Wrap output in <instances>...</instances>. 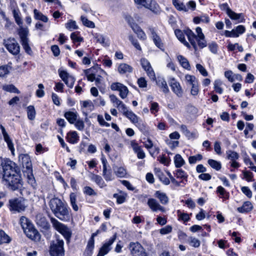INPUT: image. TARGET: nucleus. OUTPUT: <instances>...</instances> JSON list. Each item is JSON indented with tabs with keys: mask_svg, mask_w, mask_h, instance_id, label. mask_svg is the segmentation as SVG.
<instances>
[{
	"mask_svg": "<svg viewBox=\"0 0 256 256\" xmlns=\"http://www.w3.org/2000/svg\"><path fill=\"white\" fill-rule=\"evenodd\" d=\"M0 166L3 170L2 178L18 172L16 164L8 158L0 157Z\"/></svg>",
	"mask_w": 256,
	"mask_h": 256,
	"instance_id": "4",
	"label": "nucleus"
},
{
	"mask_svg": "<svg viewBox=\"0 0 256 256\" xmlns=\"http://www.w3.org/2000/svg\"><path fill=\"white\" fill-rule=\"evenodd\" d=\"M158 86L162 90V91L164 94H168L169 92L168 87V86L164 78H158L156 81Z\"/></svg>",
	"mask_w": 256,
	"mask_h": 256,
	"instance_id": "23",
	"label": "nucleus"
},
{
	"mask_svg": "<svg viewBox=\"0 0 256 256\" xmlns=\"http://www.w3.org/2000/svg\"><path fill=\"white\" fill-rule=\"evenodd\" d=\"M119 92L120 96L122 98L124 99L127 96L128 92V90L126 86L123 85L121 88L120 89V90H119Z\"/></svg>",
	"mask_w": 256,
	"mask_h": 256,
	"instance_id": "56",
	"label": "nucleus"
},
{
	"mask_svg": "<svg viewBox=\"0 0 256 256\" xmlns=\"http://www.w3.org/2000/svg\"><path fill=\"white\" fill-rule=\"evenodd\" d=\"M113 196L116 199V202L118 204H122L126 200V196L122 195H119L118 194H114Z\"/></svg>",
	"mask_w": 256,
	"mask_h": 256,
	"instance_id": "61",
	"label": "nucleus"
},
{
	"mask_svg": "<svg viewBox=\"0 0 256 256\" xmlns=\"http://www.w3.org/2000/svg\"><path fill=\"white\" fill-rule=\"evenodd\" d=\"M226 158L230 160L231 161L236 160L239 158L238 154L232 150H228L226 152Z\"/></svg>",
	"mask_w": 256,
	"mask_h": 256,
	"instance_id": "41",
	"label": "nucleus"
},
{
	"mask_svg": "<svg viewBox=\"0 0 256 256\" xmlns=\"http://www.w3.org/2000/svg\"><path fill=\"white\" fill-rule=\"evenodd\" d=\"M177 58L179 61L181 66L187 70L190 69V64L186 58L182 55H179L177 56Z\"/></svg>",
	"mask_w": 256,
	"mask_h": 256,
	"instance_id": "39",
	"label": "nucleus"
},
{
	"mask_svg": "<svg viewBox=\"0 0 256 256\" xmlns=\"http://www.w3.org/2000/svg\"><path fill=\"white\" fill-rule=\"evenodd\" d=\"M34 18L36 20H41L44 22H48V19L46 16L40 12L36 9L34 10Z\"/></svg>",
	"mask_w": 256,
	"mask_h": 256,
	"instance_id": "34",
	"label": "nucleus"
},
{
	"mask_svg": "<svg viewBox=\"0 0 256 256\" xmlns=\"http://www.w3.org/2000/svg\"><path fill=\"white\" fill-rule=\"evenodd\" d=\"M188 242L190 246L194 248H198L200 244L199 240L194 237H190L189 238Z\"/></svg>",
	"mask_w": 256,
	"mask_h": 256,
	"instance_id": "53",
	"label": "nucleus"
},
{
	"mask_svg": "<svg viewBox=\"0 0 256 256\" xmlns=\"http://www.w3.org/2000/svg\"><path fill=\"white\" fill-rule=\"evenodd\" d=\"M156 174L160 180L164 184L168 185L170 183L168 178H166L160 169H156Z\"/></svg>",
	"mask_w": 256,
	"mask_h": 256,
	"instance_id": "30",
	"label": "nucleus"
},
{
	"mask_svg": "<svg viewBox=\"0 0 256 256\" xmlns=\"http://www.w3.org/2000/svg\"><path fill=\"white\" fill-rule=\"evenodd\" d=\"M226 14L232 20H238V22H242L244 20L242 14H236L232 10H228V12Z\"/></svg>",
	"mask_w": 256,
	"mask_h": 256,
	"instance_id": "27",
	"label": "nucleus"
},
{
	"mask_svg": "<svg viewBox=\"0 0 256 256\" xmlns=\"http://www.w3.org/2000/svg\"><path fill=\"white\" fill-rule=\"evenodd\" d=\"M2 178L4 184L12 190L20 189L22 187V181L18 172Z\"/></svg>",
	"mask_w": 256,
	"mask_h": 256,
	"instance_id": "3",
	"label": "nucleus"
},
{
	"mask_svg": "<svg viewBox=\"0 0 256 256\" xmlns=\"http://www.w3.org/2000/svg\"><path fill=\"white\" fill-rule=\"evenodd\" d=\"M134 2L140 6L150 9L152 6V0H134Z\"/></svg>",
	"mask_w": 256,
	"mask_h": 256,
	"instance_id": "35",
	"label": "nucleus"
},
{
	"mask_svg": "<svg viewBox=\"0 0 256 256\" xmlns=\"http://www.w3.org/2000/svg\"><path fill=\"white\" fill-rule=\"evenodd\" d=\"M208 163L211 168L216 170H219L222 168L221 163L220 162L216 161V160L209 159L208 160Z\"/></svg>",
	"mask_w": 256,
	"mask_h": 256,
	"instance_id": "40",
	"label": "nucleus"
},
{
	"mask_svg": "<svg viewBox=\"0 0 256 256\" xmlns=\"http://www.w3.org/2000/svg\"><path fill=\"white\" fill-rule=\"evenodd\" d=\"M19 161L22 163L24 172L31 173L32 170V164L30 156L27 154H21L19 156Z\"/></svg>",
	"mask_w": 256,
	"mask_h": 256,
	"instance_id": "11",
	"label": "nucleus"
},
{
	"mask_svg": "<svg viewBox=\"0 0 256 256\" xmlns=\"http://www.w3.org/2000/svg\"><path fill=\"white\" fill-rule=\"evenodd\" d=\"M197 41L198 42V46L200 48H205L207 46L206 42L205 40V36H204L203 38H196V41Z\"/></svg>",
	"mask_w": 256,
	"mask_h": 256,
	"instance_id": "55",
	"label": "nucleus"
},
{
	"mask_svg": "<svg viewBox=\"0 0 256 256\" xmlns=\"http://www.w3.org/2000/svg\"><path fill=\"white\" fill-rule=\"evenodd\" d=\"M20 28L18 30V35L21 40V42H26L29 40L28 38V28H23L22 26H20Z\"/></svg>",
	"mask_w": 256,
	"mask_h": 256,
	"instance_id": "25",
	"label": "nucleus"
},
{
	"mask_svg": "<svg viewBox=\"0 0 256 256\" xmlns=\"http://www.w3.org/2000/svg\"><path fill=\"white\" fill-rule=\"evenodd\" d=\"M196 68L203 76H206L208 75L206 70L200 64H197L196 65Z\"/></svg>",
	"mask_w": 256,
	"mask_h": 256,
	"instance_id": "63",
	"label": "nucleus"
},
{
	"mask_svg": "<svg viewBox=\"0 0 256 256\" xmlns=\"http://www.w3.org/2000/svg\"><path fill=\"white\" fill-rule=\"evenodd\" d=\"M177 214L180 220H181L184 222H188L190 220V217L188 214L182 213L180 210L177 211Z\"/></svg>",
	"mask_w": 256,
	"mask_h": 256,
	"instance_id": "57",
	"label": "nucleus"
},
{
	"mask_svg": "<svg viewBox=\"0 0 256 256\" xmlns=\"http://www.w3.org/2000/svg\"><path fill=\"white\" fill-rule=\"evenodd\" d=\"M110 101L115 104L116 107L122 112L126 108L123 102L120 100L114 94H111L110 96Z\"/></svg>",
	"mask_w": 256,
	"mask_h": 256,
	"instance_id": "18",
	"label": "nucleus"
},
{
	"mask_svg": "<svg viewBox=\"0 0 256 256\" xmlns=\"http://www.w3.org/2000/svg\"><path fill=\"white\" fill-rule=\"evenodd\" d=\"M129 249L133 256H148L144 248L138 242H131L129 244Z\"/></svg>",
	"mask_w": 256,
	"mask_h": 256,
	"instance_id": "9",
	"label": "nucleus"
},
{
	"mask_svg": "<svg viewBox=\"0 0 256 256\" xmlns=\"http://www.w3.org/2000/svg\"><path fill=\"white\" fill-rule=\"evenodd\" d=\"M177 38L185 46L188 48H190V44L186 42L184 38V31L182 32L180 30H176L174 32Z\"/></svg>",
	"mask_w": 256,
	"mask_h": 256,
	"instance_id": "22",
	"label": "nucleus"
},
{
	"mask_svg": "<svg viewBox=\"0 0 256 256\" xmlns=\"http://www.w3.org/2000/svg\"><path fill=\"white\" fill-rule=\"evenodd\" d=\"M118 71L120 74L130 73L132 71V68L126 64H121L118 68Z\"/></svg>",
	"mask_w": 256,
	"mask_h": 256,
	"instance_id": "28",
	"label": "nucleus"
},
{
	"mask_svg": "<svg viewBox=\"0 0 256 256\" xmlns=\"http://www.w3.org/2000/svg\"><path fill=\"white\" fill-rule=\"evenodd\" d=\"M175 166L180 168L185 164V161L180 154H176L174 157Z\"/></svg>",
	"mask_w": 256,
	"mask_h": 256,
	"instance_id": "36",
	"label": "nucleus"
},
{
	"mask_svg": "<svg viewBox=\"0 0 256 256\" xmlns=\"http://www.w3.org/2000/svg\"><path fill=\"white\" fill-rule=\"evenodd\" d=\"M12 14L16 23L20 26H22V20L20 16L19 10L14 9L12 10Z\"/></svg>",
	"mask_w": 256,
	"mask_h": 256,
	"instance_id": "46",
	"label": "nucleus"
},
{
	"mask_svg": "<svg viewBox=\"0 0 256 256\" xmlns=\"http://www.w3.org/2000/svg\"><path fill=\"white\" fill-rule=\"evenodd\" d=\"M10 68L6 65L0 66V76L4 77L10 72Z\"/></svg>",
	"mask_w": 256,
	"mask_h": 256,
	"instance_id": "50",
	"label": "nucleus"
},
{
	"mask_svg": "<svg viewBox=\"0 0 256 256\" xmlns=\"http://www.w3.org/2000/svg\"><path fill=\"white\" fill-rule=\"evenodd\" d=\"M196 31L197 35H196L194 32L190 29L184 30V34L187 36V38L191 45L192 46L194 50L196 51L198 50V45L196 42V39L198 38H203L204 35L202 32V28L200 27H197L196 29Z\"/></svg>",
	"mask_w": 256,
	"mask_h": 256,
	"instance_id": "6",
	"label": "nucleus"
},
{
	"mask_svg": "<svg viewBox=\"0 0 256 256\" xmlns=\"http://www.w3.org/2000/svg\"><path fill=\"white\" fill-rule=\"evenodd\" d=\"M5 46L10 52L14 55H16L20 52V46L14 38H10L5 42Z\"/></svg>",
	"mask_w": 256,
	"mask_h": 256,
	"instance_id": "10",
	"label": "nucleus"
},
{
	"mask_svg": "<svg viewBox=\"0 0 256 256\" xmlns=\"http://www.w3.org/2000/svg\"><path fill=\"white\" fill-rule=\"evenodd\" d=\"M66 28L72 31L74 30H76L78 28V26L76 25V22L72 20H69L66 24Z\"/></svg>",
	"mask_w": 256,
	"mask_h": 256,
	"instance_id": "52",
	"label": "nucleus"
},
{
	"mask_svg": "<svg viewBox=\"0 0 256 256\" xmlns=\"http://www.w3.org/2000/svg\"><path fill=\"white\" fill-rule=\"evenodd\" d=\"M29 40L23 42L22 44L25 52L28 54L31 55L32 54V51L28 44Z\"/></svg>",
	"mask_w": 256,
	"mask_h": 256,
	"instance_id": "58",
	"label": "nucleus"
},
{
	"mask_svg": "<svg viewBox=\"0 0 256 256\" xmlns=\"http://www.w3.org/2000/svg\"><path fill=\"white\" fill-rule=\"evenodd\" d=\"M11 241L10 238L2 230H0V245L8 244Z\"/></svg>",
	"mask_w": 256,
	"mask_h": 256,
	"instance_id": "37",
	"label": "nucleus"
},
{
	"mask_svg": "<svg viewBox=\"0 0 256 256\" xmlns=\"http://www.w3.org/2000/svg\"><path fill=\"white\" fill-rule=\"evenodd\" d=\"M185 79L186 82L191 86L198 82L196 78L194 76L186 74L185 76Z\"/></svg>",
	"mask_w": 256,
	"mask_h": 256,
	"instance_id": "51",
	"label": "nucleus"
},
{
	"mask_svg": "<svg viewBox=\"0 0 256 256\" xmlns=\"http://www.w3.org/2000/svg\"><path fill=\"white\" fill-rule=\"evenodd\" d=\"M234 32V34H237L238 37L240 34H243L245 32V28L242 25H240L236 27L235 29H233Z\"/></svg>",
	"mask_w": 256,
	"mask_h": 256,
	"instance_id": "60",
	"label": "nucleus"
},
{
	"mask_svg": "<svg viewBox=\"0 0 256 256\" xmlns=\"http://www.w3.org/2000/svg\"><path fill=\"white\" fill-rule=\"evenodd\" d=\"M147 204L151 210L153 212H156L158 210L162 212H165L166 211L164 208L154 198H149L148 200Z\"/></svg>",
	"mask_w": 256,
	"mask_h": 256,
	"instance_id": "15",
	"label": "nucleus"
},
{
	"mask_svg": "<svg viewBox=\"0 0 256 256\" xmlns=\"http://www.w3.org/2000/svg\"><path fill=\"white\" fill-rule=\"evenodd\" d=\"M75 126L76 128L80 130H82L84 129V124L83 120L77 118L76 122H75Z\"/></svg>",
	"mask_w": 256,
	"mask_h": 256,
	"instance_id": "64",
	"label": "nucleus"
},
{
	"mask_svg": "<svg viewBox=\"0 0 256 256\" xmlns=\"http://www.w3.org/2000/svg\"><path fill=\"white\" fill-rule=\"evenodd\" d=\"M124 115L126 116L133 124L136 126H138L140 124L138 116L132 111H128L127 108L122 111Z\"/></svg>",
	"mask_w": 256,
	"mask_h": 256,
	"instance_id": "17",
	"label": "nucleus"
},
{
	"mask_svg": "<svg viewBox=\"0 0 256 256\" xmlns=\"http://www.w3.org/2000/svg\"><path fill=\"white\" fill-rule=\"evenodd\" d=\"M59 76L66 84L70 88L74 86L75 79L65 70H58Z\"/></svg>",
	"mask_w": 256,
	"mask_h": 256,
	"instance_id": "13",
	"label": "nucleus"
},
{
	"mask_svg": "<svg viewBox=\"0 0 256 256\" xmlns=\"http://www.w3.org/2000/svg\"><path fill=\"white\" fill-rule=\"evenodd\" d=\"M170 84L171 86L172 90L178 96L180 97L182 96V87L180 83L178 82L174 78H172L170 80Z\"/></svg>",
	"mask_w": 256,
	"mask_h": 256,
	"instance_id": "16",
	"label": "nucleus"
},
{
	"mask_svg": "<svg viewBox=\"0 0 256 256\" xmlns=\"http://www.w3.org/2000/svg\"><path fill=\"white\" fill-rule=\"evenodd\" d=\"M26 207V200L22 198H14L9 200V208L10 211L22 212Z\"/></svg>",
	"mask_w": 256,
	"mask_h": 256,
	"instance_id": "7",
	"label": "nucleus"
},
{
	"mask_svg": "<svg viewBox=\"0 0 256 256\" xmlns=\"http://www.w3.org/2000/svg\"><path fill=\"white\" fill-rule=\"evenodd\" d=\"M252 208V205L250 202H244L242 206L238 207L237 210L240 213L248 212Z\"/></svg>",
	"mask_w": 256,
	"mask_h": 256,
	"instance_id": "31",
	"label": "nucleus"
},
{
	"mask_svg": "<svg viewBox=\"0 0 256 256\" xmlns=\"http://www.w3.org/2000/svg\"><path fill=\"white\" fill-rule=\"evenodd\" d=\"M214 90L216 93L222 94L223 92V88H222V82L220 80H216L214 82Z\"/></svg>",
	"mask_w": 256,
	"mask_h": 256,
	"instance_id": "43",
	"label": "nucleus"
},
{
	"mask_svg": "<svg viewBox=\"0 0 256 256\" xmlns=\"http://www.w3.org/2000/svg\"><path fill=\"white\" fill-rule=\"evenodd\" d=\"M172 4L179 11H184L188 12V8L182 2H180L178 0H172Z\"/></svg>",
	"mask_w": 256,
	"mask_h": 256,
	"instance_id": "29",
	"label": "nucleus"
},
{
	"mask_svg": "<svg viewBox=\"0 0 256 256\" xmlns=\"http://www.w3.org/2000/svg\"><path fill=\"white\" fill-rule=\"evenodd\" d=\"M28 118L30 120H32L35 118L36 112L33 106H29L26 108Z\"/></svg>",
	"mask_w": 256,
	"mask_h": 256,
	"instance_id": "38",
	"label": "nucleus"
},
{
	"mask_svg": "<svg viewBox=\"0 0 256 256\" xmlns=\"http://www.w3.org/2000/svg\"><path fill=\"white\" fill-rule=\"evenodd\" d=\"M202 156L200 154H198L195 156H190L188 158V162L190 164H194L198 161H200L202 160Z\"/></svg>",
	"mask_w": 256,
	"mask_h": 256,
	"instance_id": "49",
	"label": "nucleus"
},
{
	"mask_svg": "<svg viewBox=\"0 0 256 256\" xmlns=\"http://www.w3.org/2000/svg\"><path fill=\"white\" fill-rule=\"evenodd\" d=\"M176 176L178 178H182L187 181L188 175L182 169H178L174 172Z\"/></svg>",
	"mask_w": 256,
	"mask_h": 256,
	"instance_id": "44",
	"label": "nucleus"
},
{
	"mask_svg": "<svg viewBox=\"0 0 256 256\" xmlns=\"http://www.w3.org/2000/svg\"><path fill=\"white\" fill-rule=\"evenodd\" d=\"M4 136V140L8 144V148L11 150L12 152L13 153L14 151V144L12 142V140H10L8 134L7 132L2 134Z\"/></svg>",
	"mask_w": 256,
	"mask_h": 256,
	"instance_id": "45",
	"label": "nucleus"
},
{
	"mask_svg": "<svg viewBox=\"0 0 256 256\" xmlns=\"http://www.w3.org/2000/svg\"><path fill=\"white\" fill-rule=\"evenodd\" d=\"M154 196L159 200L160 202L162 204H166L168 202V198L163 192L158 190L155 192Z\"/></svg>",
	"mask_w": 256,
	"mask_h": 256,
	"instance_id": "24",
	"label": "nucleus"
},
{
	"mask_svg": "<svg viewBox=\"0 0 256 256\" xmlns=\"http://www.w3.org/2000/svg\"><path fill=\"white\" fill-rule=\"evenodd\" d=\"M49 206L54 216L62 221H68L70 218L69 208L67 204L57 198H52Z\"/></svg>",
	"mask_w": 256,
	"mask_h": 256,
	"instance_id": "1",
	"label": "nucleus"
},
{
	"mask_svg": "<svg viewBox=\"0 0 256 256\" xmlns=\"http://www.w3.org/2000/svg\"><path fill=\"white\" fill-rule=\"evenodd\" d=\"M94 37L97 42L102 44L104 46H109V44L105 42L106 39L102 35L100 34H96Z\"/></svg>",
	"mask_w": 256,
	"mask_h": 256,
	"instance_id": "54",
	"label": "nucleus"
},
{
	"mask_svg": "<svg viewBox=\"0 0 256 256\" xmlns=\"http://www.w3.org/2000/svg\"><path fill=\"white\" fill-rule=\"evenodd\" d=\"M114 171L116 175L119 178H124L126 174V170L122 166H114Z\"/></svg>",
	"mask_w": 256,
	"mask_h": 256,
	"instance_id": "33",
	"label": "nucleus"
},
{
	"mask_svg": "<svg viewBox=\"0 0 256 256\" xmlns=\"http://www.w3.org/2000/svg\"><path fill=\"white\" fill-rule=\"evenodd\" d=\"M96 236V234H93L91 238L88 240V244L85 250V254L86 256H91L94 248V237Z\"/></svg>",
	"mask_w": 256,
	"mask_h": 256,
	"instance_id": "19",
	"label": "nucleus"
},
{
	"mask_svg": "<svg viewBox=\"0 0 256 256\" xmlns=\"http://www.w3.org/2000/svg\"><path fill=\"white\" fill-rule=\"evenodd\" d=\"M217 192L219 193L224 199L229 198V193L226 192L225 189L222 186H218L216 190Z\"/></svg>",
	"mask_w": 256,
	"mask_h": 256,
	"instance_id": "47",
	"label": "nucleus"
},
{
	"mask_svg": "<svg viewBox=\"0 0 256 256\" xmlns=\"http://www.w3.org/2000/svg\"><path fill=\"white\" fill-rule=\"evenodd\" d=\"M2 89L6 92L20 94L19 90L13 84H6L3 86Z\"/></svg>",
	"mask_w": 256,
	"mask_h": 256,
	"instance_id": "42",
	"label": "nucleus"
},
{
	"mask_svg": "<svg viewBox=\"0 0 256 256\" xmlns=\"http://www.w3.org/2000/svg\"><path fill=\"white\" fill-rule=\"evenodd\" d=\"M50 222L54 229L61 234L66 239L70 238L71 232L66 225L60 222L54 218H50Z\"/></svg>",
	"mask_w": 256,
	"mask_h": 256,
	"instance_id": "8",
	"label": "nucleus"
},
{
	"mask_svg": "<svg viewBox=\"0 0 256 256\" xmlns=\"http://www.w3.org/2000/svg\"><path fill=\"white\" fill-rule=\"evenodd\" d=\"M39 88L36 92V95L38 98H42L44 95V86L42 84H40L38 85Z\"/></svg>",
	"mask_w": 256,
	"mask_h": 256,
	"instance_id": "62",
	"label": "nucleus"
},
{
	"mask_svg": "<svg viewBox=\"0 0 256 256\" xmlns=\"http://www.w3.org/2000/svg\"><path fill=\"white\" fill-rule=\"evenodd\" d=\"M80 19L84 26L90 28H94L95 25L94 22L89 20L86 17L82 16H81Z\"/></svg>",
	"mask_w": 256,
	"mask_h": 256,
	"instance_id": "48",
	"label": "nucleus"
},
{
	"mask_svg": "<svg viewBox=\"0 0 256 256\" xmlns=\"http://www.w3.org/2000/svg\"><path fill=\"white\" fill-rule=\"evenodd\" d=\"M153 41L156 46L160 50H163L164 46L160 38L158 36L152 28L150 29Z\"/></svg>",
	"mask_w": 256,
	"mask_h": 256,
	"instance_id": "21",
	"label": "nucleus"
},
{
	"mask_svg": "<svg viewBox=\"0 0 256 256\" xmlns=\"http://www.w3.org/2000/svg\"><path fill=\"white\" fill-rule=\"evenodd\" d=\"M66 139L69 142L74 144L78 142L79 137L77 132L74 131L68 134Z\"/></svg>",
	"mask_w": 256,
	"mask_h": 256,
	"instance_id": "32",
	"label": "nucleus"
},
{
	"mask_svg": "<svg viewBox=\"0 0 256 256\" xmlns=\"http://www.w3.org/2000/svg\"><path fill=\"white\" fill-rule=\"evenodd\" d=\"M84 192L88 196H96V192L90 186H86L84 188Z\"/></svg>",
	"mask_w": 256,
	"mask_h": 256,
	"instance_id": "59",
	"label": "nucleus"
},
{
	"mask_svg": "<svg viewBox=\"0 0 256 256\" xmlns=\"http://www.w3.org/2000/svg\"><path fill=\"white\" fill-rule=\"evenodd\" d=\"M90 177V180L94 182L100 188H103L106 186L100 176L92 173Z\"/></svg>",
	"mask_w": 256,
	"mask_h": 256,
	"instance_id": "20",
	"label": "nucleus"
},
{
	"mask_svg": "<svg viewBox=\"0 0 256 256\" xmlns=\"http://www.w3.org/2000/svg\"><path fill=\"white\" fill-rule=\"evenodd\" d=\"M78 115L76 112H67L64 114V117L70 124H74L77 120Z\"/></svg>",
	"mask_w": 256,
	"mask_h": 256,
	"instance_id": "26",
	"label": "nucleus"
},
{
	"mask_svg": "<svg viewBox=\"0 0 256 256\" xmlns=\"http://www.w3.org/2000/svg\"><path fill=\"white\" fill-rule=\"evenodd\" d=\"M20 223L24 234L28 238L34 241L40 240V234L28 218L24 216H22L20 220Z\"/></svg>",
	"mask_w": 256,
	"mask_h": 256,
	"instance_id": "2",
	"label": "nucleus"
},
{
	"mask_svg": "<svg viewBox=\"0 0 256 256\" xmlns=\"http://www.w3.org/2000/svg\"><path fill=\"white\" fill-rule=\"evenodd\" d=\"M140 64L150 78L154 80L156 79L155 73L149 61L145 58H142L140 60Z\"/></svg>",
	"mask_w": 256,
	"mask_h": 256,
	"instance_id": "12",
	"label": "nucleus"
},
{
	"mask_svg": "<svg viewBox=\"0 0 256 256\" xmlns=\"http://www.w3.org/2000/svg\"><path fill=\"white\" fill-rule=\"evenodd\" d=\"M116 240V236L110 238L108 242H105L100 248L98 255L100 256H104L106 254L111 250V246Z\"/></svg>",
	"mask_w": 256,
	"mask_h": 256,
	"instance_id": "14",
	"label": "nucleus"
},
{
	"mask_svg": "<svg viewBox=\"0 0 256 256\" xmlns=\"http://www.w3.org/2000/svg\"><path fill=\"white\" fill-rule=\"evenodd\" d=\"M64 242L62 240L57 239L51 244L50 248V254L51 256H64Z\"/></svg>",
	"mask_w": 256,
	"mask_h": 256,
	"instance_id": "5",
	"label": "nucleus"
}]
</instances>
